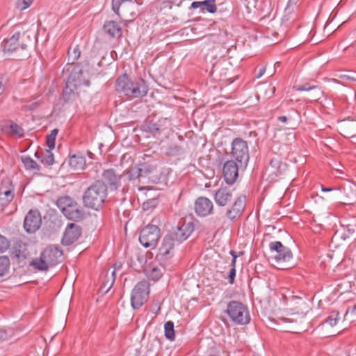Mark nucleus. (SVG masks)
Instances as JSON below:
<instances>
[{
  "instance_id": "obj_33",
  "label": "nucleus",
  "mask_w": 356,
  "mask_h": 356,
  "mask_svg": "<svg viewBox=\"0 0 356 356\" xmlns=\"http://www.w3.org/2000/svg\"><path fill=\"white\" fill-rule=\"evenodd\" d=\"M10 259L7 256H0V277L6 275L10 269Z\"/></svg>"
},
{
  "instance_id": "obj_38",
  "label": "nucleus",
  "mask_w": 356,
  "mask_h": 356,
  "mask_svg": "<svg viewBox=\"0 0 356 356\" xmlns=\"http://www.w3.org/2000/svg\"><path fill=\"white\" fill-rule=\"evenodd\" d=\"M339 320V312L337 311H332L330 312L329 316L326 318L325 322L331 326H334L337 324Z\"/></svg>"
},
{
  "instance_id": "obj_21",
  "label": "nucleus",
  "mask_w": 356,
  "mask_h": 356,
  "mask_svg": "<svg viewBox=\"0 0 356 356\" xmlns=\"http://www.w3.org/2000/svg\"><path fill=\"white\" fill-rule=\"evenodd\" d=\"M190 8H200V12L202 13H204L205 12H208L209 13H215L217 10L216 0L193 1L191 5Z\"/></svg>"
},
{
  "instance_id": "obj_35",
  "label": "nucleus",
  "mask_w": 356,
  "mask_h": 356,
  "mask_svg": "<svg viewBox=\"0 0 356 356\" xmlns=\"http://www.w3.org/2000/svg\"><path fill=\"white\" fill-rule=\"evenodd\" d=\"M164 332L165 337L170 341L175 340L174 323L171 321H167L164 325Z\"/></svg>"
},
{
  "instance_id": "obj_36",
  "label": "nucleus",
  "mask_w": 356,
  "mask_h": 356,
  "mask_svg": "<svg viewBox=\"0 0 356 356\" xmlns=\"http://www.w3.org/2000/svg\"><path fill=\"white\" fill-rule=\"evenodd\" d=\"M8 129V130H7V132L11 135L18 136L19 137L24 136V133L23 129L16 123L12 122Z\"/></svg>"
},
{
  "instance_id": "obj_16",
  "label": "nucleus",
  "mask_w": 356,
  "mask_h": 356,
  "mask_svg": "<svg viewBox=\"0 0 356 356\" xmlns=\"http://www.w3.org/2000/svg\"><path fill=\"white\" fill-rule=\"evenodd\" d=\"M195 211L198 216L205 217L211 213L213 204L206 197H199L195 202Z\"/></svg>"
},
{
  "instance_id": "obj_19",
  "label": "nucleus",
  "mask_w": 356,
  "mask_h": 356,
  "mask_svg": "<svg viewBox=\"0 0 356 356\" xmlns=\"http://www.w3.org/2000/svg\"><path fill=\"white\" fill-rule=\"evenodd\" d=\"M168 266L160 263L156 264L155 261V262H152L146 266L145 273L149 280L156 282L163 276Z\"/></svg>"
},
{
  "instance_id": "obj_61",
  "label": "nucleus",
  "mask_w": 356,
  "mask_h": 356,
  "mask_svg": "<svg viewBox=\"0 0 356 356\" xmlns=\"http://www.w3.org/2000/svg\"><path fill=\"white\" fill-rule=\"evenodd\" d=\"M348 137L352 138H356V134L350 135Z\"/></svg>"
},
{
  "instance_id": "obj_2",
  "label": "nucleus",
  "mask_w": 356,
  "mask_h": 356,
  "mask_svg": "<svg viewBox=\"0 0 356 356\" xmlns=\"http://www.w3.org/2000/svg\"><path fill=\"white\" fill-rule=\"evenodd\" d=\"M107 195V185L102 180H96L83 193V203L85 207L97 211L104 203Z\"/></svg>"
},
{
  "instance_id": "obj_1",
  "label": "nucleus",
  "mask_w": 356,
  "mask_h": 356,
  "mask_svg": "<svg viewBox=\"0 0 356 356\" xmlns=\"http://www.w3.org/2000/svg\"><path fill=\"white\" fill-rule=\"evenodd\" d=\"M234 188L220 187L216 191L213 199L219 207L230 205L225 211L226 218L231 222L240 219L246 206V196L234 195Z\"/></svg>"
},
{
  "instance_id": "obj_3",
  "label": "nucleus",
  "mask_w": 356,
  "mask_h": 356,
  "mask_svg": "<svg viewBox=\"0 0 356 356\" xmlns=\"http://www.w3.org/2000/svg\"><path fill=\"white\" fill-rule=\"evenodd\" d=\"M116 90L129 98H140L147 95L148 86L143 79L131 80L127 74L120 75L115 81Z\"/></svg>"
},
{
  "instance_id": "obj_59",
  "label": "nucleus",
  "mask_w": 356,
  "mask_h": 356,
  "mask_svg": "<svg viewBox=\"0 0 356 356\" xmlns=\"http://www.w3.org/2000/svg\"><path fill=\"white\" fill-rule=\"evenodd\" d=\"M352 313L356 314V304L353 307Z\"/></svg>"
},
{
  "instance_id": "obj_31",
  "label": "nucleus",
  "mask_w": 356,
  "mask_h": 356,
  "mask_svg": "<svg viewBox=\"0 0 356 356\" xmlns=\"http://www.w3.org/2000/svg\"><path fill=\"white\" fill-rule=\"evenodd\" d=\"M14 198V192L0 193V211L8 205Z\"/></svg>"
},
{
  "instance_id": "obj_25",
  "label": "nucleus",
  "mask_w": 356,
  "mask_h": 356,
  "mask_svg": "<svg viewBox=\"0 0 356 356\" xmlns=\"http://www.w3.org/2000/svg\"><path fill=\"white\" fill-rule=\"evenodd\" d=\"M103 29L104 32L113 38H119L122 35V29L114 21L106 22L104 24Z\"/></svg>"
},
{
  "instance_id": "obj_5",
  "label": "nucleus",
  "mask_w": 356,
  "mask_h": 356,
  "mask_svg": "<svg viewBox=\"0 0 356 356\" xmlns=\"http://www.w3.org/2000/svg\"><path fill=\"white\" fill-rule=\"evenodd\" d=\"M31 43L32 40L26 32L22 33L16 32L10 38L4 40L1 43V47L5 52L21 51L18 59L22 60L27 56V54H23L22 52L25 51Z\"/></svg>"
},
{
  "instance_id": "obj_29",
  "label": "nucleus",
  "mask_w": 356,
  "mask_h": 356,
  "mask_svg": "<svg viewBox=\"0 0 356 356\" xmlns=\"http://www.w3.org/2000/svg\"><path fill=\"white\" fill-rule=\"evenodd\" d=\"M115 280V270H113L111 273V275H108V273H106V275H105V279L102 282V284L101 286L102 291H103L104 293H106L108 292V291L112 288L114 282Z\"/></svg>"
},
{
  "instance_id": "obj_17",
  "label": "nucleus",
  "mask_w": 356,
  "mask_h": 356,
  "mask_svg": "<svg viewBox=\"0 0 356 356\" xmlns=\"http://www.w3.org/2000/svg\"><path fill=\"white\" fill-rule=\"evenodd\" d=\"M151 167L145 163L129 168L124 172L128 180L133 181L142 177H146L151 172Z\"/></svg>"
},
{
  "instance_id": "obj_62",
  "label": "nucleus",
  "mask_w": 356,
  "mask_h": 356,
  "mask_svg": "<svg viewBox=\"0 0 356 356\" xmlns=\"http://www.w3.org/2000/svg\"><path fill=\"white\" fill-rule=\"evenodd\" d=\"M284 268H290V267H289V266H286V267H284Z\"/></svg>"
},
{
  "instance_id": "obj_27",
  "label": "nucleus",
  "mask_w": 356,
  "mask_h": 356,
  "mask_svg": "<svg viewBox=\"0 0 356 356\" xmlns=\"http://www.w3.org/2000/svg\"><path fill=\"white\" fill-rule=\"evenodd\" d=\"M86 164V159L82 155L74 154L70 157L69 165L74 170L82 169Z\"/></svg>"
},
{
  "instance_id": "obj_49",
  "label": "nucleus",
  "mask_w": 356,
  "mask_h": 356,
  "mask_svg": "<svg viewBox=\"0 0 356 356\" xmlns=\"http://www.w3.org/2000/svg\"><path fill=\"white\" fill-rule=\"evenodd\" d=\"M180 150V147L176 145L173 148H170L169 153H178Z\"/></svg>"
},
{
  "instance_id": "obj_46",
  "label": "nucleus",
  "mask_w": 356,
  "mask_h": 356,
  "mask_svg": "<svg viewBox=\"0 0 356 356\" xmlns=\"http://www.w3.org/2000/svg\"><path fill=\"white\" fill-rule=\"evenodd\" d=\"M55 140L56 138L51 136V135H47V145L50 149H52L55 147Z\"/></svg>"
},
{
  "instance_id": "obj_18",
  "label": "nucleus",
  "mask_w": 356,
  "mask_h": 356,
  "mask_svg": "<svg viewBox=\"0 0 356 356\" xmlns=\"http://www.w3.org/2000/svg\"><path fill=\"white\" fill-rule=\"evenodd\" d=\"M81 234V227L74 223H70L65 229L62 238V243L65 245H70L78 240Z\"/></svg>"
},
{
  "instance_id": "obj_51",
  "label": "nucleus",
  "mask_w": 356,
  "mask_h": 356,
  "mask_svg": "<svg viewBox=\"0 0 356 356\" xmlns=\"http://www.w3.org/2000/svg\"><path fill=\"white\" fill-rule=\"evenodd\" d=\"M277 119L280 122H286L287 121V117L284 115L279 116Z\"/></svg>"
},
{
  "instance_id": "obj_12",
  "label": "nucleus",
  "mask_w": 356,
  "mask_h": 356,
  "mask_svg": "<svg viewBox=\"0 0 356 356\" xmlns=\"http://www.w3.org/2000/svg\"><path fill=\"white\" fill-rule=\"evenodd\" d=\"M241 168L239 163L234 160L227 161L222 167V175L228 184H233L238 177V170Z\"/></svg>"
},
{
  "instance_id": "obj_60",
  "label": "nucleus",
  "mask_w": 356,
  "mask_h": 356,
  "mask_svg": "<svg viewBox=\"0 0 356 356\" xmlns=\"http://www.w3.org/2000/svg\"><path fill=\"white\" fill-rule=\"evenodd\" d=\"M83 83H84L86 86H88L90 85V81H89L88 80H87V81H85L83 82Z\"/></svg>"
},
{
  "instance_id": "obj_4",
  "label": "nucleus",
  "mask_w": 356,
  "mask_h": 356,
  "mask_svg": "<svg viewBox=\"0 0 356 356\" xmlns=\"http://www.w3.org/2000/svg\"><path fill=\"white\" fill-rule=\"evenodd\" d=\"M62 256L63 251L58 247L49 245L41 253L40 257L33 259L29 265L35 270L45 271L60 263Z\"/></svg>"
},
{
  "instance_id": "obj_30",
  "label": "nucleus",
  "mask_w": 356,
  "mask_h": 356,
  "mask_svg": "<svg viewBox=\"0 0 356 356\" xmlns=\"http://www.w3.org/2000/svg\"><path fill=\"white\" fill-rule=\"evenodd\" d=\"M22 161L24 165V168L27 170H35L40 171V167L38 163L30 156H24L21 157Z\"/></svg>"
},
{
  "instance_id": "obj_14",
  "label": "nucleus",
  "mask_w": 356,
  "mask_h": 356,
  "mask_svg": "<svg viewBox=\"0 0 356 356\" xmlns=\"http://www.w3.org/2000/svg\"><path fill=\"white\" fill-rule=\"evenodd\" d=\"M83 74L82 70H79V72H72L68 78V81L67 83L66 87L63 89V98L65 102L68 103L73 100H74L76 97V94L74 92L73 89L70 88L68 86V83L71 81H74V86L75 87L81 86L82 84L81 80H78L79 76H81Z\"/></svg>"
},
{
  "instance_id": "obj_39",
  "label": "nucleus",
  "mask_w": 356,
  "mask_h": 356,
  "mask_svg": "<svg viewBox=\"0 0 356 356\" xmlns=\"http://www.w3.org/2000/svg\"><path fill=\"white\" fill-rule=\"evenodd\" d=\"M159 204L157 198H151L143 203L142 207L143 210L147 211L155 208Z\"/></svg>"
},
{
  "instance_id": "obj_32",
  "label": "nucleus",
  "mask_w": 356,
  "mask_h": 356,
  "mask_svg": "<svg viewBox=\"0 0 356 356\" xmlns=\"http://www.w3.org/2000/svg\"><path fill=\"white\" fill-rule=\"evenodd\" d=\"M134 2H136L138 4H139L136 0H112V9L113 12L116 13V15L120 17V6L124 7L126 3L134 4Z\"/></svg>"
},
{
  "instance_id": "obj_8",
  "label": "nucleus",
  "mask_w": 356,
  "mask_h": 356,
  "mask_svg": "<svg viewBox=\"0 0 356 356\" xmlns=\"http://www.w3.org/2000/svg\"><path fill=\"white\" fill-rule=\"evenodd\" d=\"M231 155L241 168H246L249 161V148L245 140L236 138L232 142Z\"/></svg>"
},
{
  "instance_id": "obj_37",
  "label": "nucleus",
  "mask_w": 356,
  "mask_h": 356,
  "mask_svg": "<svg viewBox=\"0 0 356 356\" xmlns=\"http://www.w3.org/2000/svg\"><path fill=\"white\" fill-rule=\"evenodd\" d=\"M160 341L156 338L149 340L147 344V350L149 353H156L160 348Z\"/></svg>"
},
{
  "instance_id": "obj_43",
  "label": "nucleus",
  "mask_w": 356,
  "mask_h": 356,
  "mask_svg": "<svg viewBox=\"0 0 356 356\" xmlns=\"http://www.w3.org/2000/svg\"><path fill=\"white\" fill-rule=\"evenodd\" d=\"M33 0H18L17 3V8L20 10H25L33 3Z\"/></svg>"
},
{
  "instance_id": "obj_54",
  "label": "nucleus",
  "mask_w": 356,
  "mask_h": 356,
  "mask_svg": "<svg viewBox=\"0 0 356 356\" xmlns=\"http://www.w3.org/2000/svg\"><path fill=\"white\" fill-rule=\"evenodd\" d=\"M121 264H118V263H115L113 265V268H114V270H116L117 269L120 268L121 267Z\"/></svg>"
},
{
  "instance_id": "obj_45",
  "label": "nucleus",
  "mask_w": 356,
  "mask_h": 356,
  "mask_svg": "<svg viewBox=\"0 0 356 356\" xmlns=\"http://www.w3.org/2000/svg\"><path fill=\"white\" fill-rule=\"evenodd\" d=\"M9 247V243L6 237L0 235V252H3Z\"/></svg>"
},
{
  "instance_id": "obj_6",
  "label": "nucleus",
  "mask_w": 356,
  "mask_h": 356,
  "mask_svg": "<svg viewBox=\"0 0 356 356\" xmlns=\"http://www.w3.org/2000/svg\"><path fill=\"white\" fill-rule=\"evenodd\" d=\"M175 238L172 234L164 236L155 257V261L163 265H169L175 255Z\"/></svg>"
},
{
  "instance_id": "obj_50",
  "label": "nucleus",
  "mask_w": 356,
  "mask_h": 356,
  "mask_svg": "<svg viewBox=\"0 0 356 356\" xmlns=\"http://www.w3.org/2000/svg\"><path fill=\"white\" fill-rule=\"evenodd\" d=\"M6 338V332L0 330V341L4 340Z\"/></svg>"
},
{
  "instance_id": "obj_11",
  "label": "nucleus",
  "mask_w": 356,
  "mask_h": 356,
  "mask_svg": "<svg viewBox=\"0 0 356 356\" xmlns=\"http://www.w3.org/2000/svg\"><path fill=\"white\" fill-rule=\"evenodd\" d=\"M269 248L271 252H275L273 259L279 264L287 263L293 258L291 250L280 241L271 242L269 244Z\"/></svg>"
},
{
  "instance_id": "obj_44",
  "label": "nucleus",
  "mask_w": 356,
  "mask_h": 356,
  "mask_svg": "<svg viewBox=\"0 0 356 356\" xmlns=\"http://www.w3.org/2000/svg\"><path fill=\"white\" fill-rule=\"evenodd\" d=\"M263 89L267 98L271 97L275 92V87L270 85L264 86Z\"/></svg>"
},
{
  "instance_id": "obj_56",
  "label": "nucleus",
  "mask_w": 356,
  "mask_h": 356,
  "mask_svg": "<svg viewBox=\"0 0 356 356\" xmlns=\"http://www.w3.org/2000/svg\"><path fill=\"white\" fill-rule=\"evenodd\" d=\"M230 254H231V255L232 256V258H234L235 259H236V258H237V257H238V256H237V254H236V252H234V251L232 250V251L230 252Z\"/></svg>"
},
{
  "instance_id": "obj_24",
  "label": "nucleus",
  "mask_w": 356,
  "mask_h": 356,
  "mask_svg": "<svg viewBox=\"0 0 356 356\" xmlns=\"http://www.w3.org/2000/svg\"><path fill=\"white\" fill-rule=\"evenodd\" d=\"M62 213L69 220L74 221L79 220L82 218L83 216L82 211L78 209L76 202L67 208H63Z\"/></svg>"
},
{
  "instance_id": "obj_52",
  "label": "nucleus",
  "mask_w": 356,
  "mask_h": 356,
  "mask_svg": "<svg viewBox=\"0 0 356 356\" xmlns=\"http://www.w3.org/2000/svg\"><path fill=\"white\" fill-rule=\"evenodd\" d=\"M58 130L57 129H53V130L51 131V133H50V134H49V135H51V136H53V137L56 138V136H57V134H58Z\"/></svg>"
},
{
  "instance_id": "obj_47",
  "label": "nucleus",
  "mask_w": 356,
  "mask_h": 356,
  "mask_svg": "<svg viewBox=\"0 0 356 356\" xmlns=\"http://www.w3.org/2000/svg\"><path fill=\"white\" fill-rule=\"evenodd\" d=\"M236 277V268L235 267H232V268L229 271L228 279L229 283L230 284H233L234 283V279Z\"/></svg>"
},
{
  "instance_id": "obj_58",
  "label": "nucleus",
  "mask_w": 356,
  "mask_h": 356,
  "mask_svg": "<svg viewBox=\"0 0 356 356\" xmlns=\"http://www.w3.org/2000/svg\"><path fill=\"white\" fill-rule=\"evenodd\" d=\"M3 84L1 81H0V95L3 92Z\"/></svg>"
},
{
  "instance_id": "obj_28",
  "label": "nucleus",
  "mask_w": 356,
  "mask_h": 356,
  "mask_svg": "<svg viewBox=\"0 0 356 356\" xmlns=\"http://www.w3.org/2000/svg\"><path fill=\"white\" fill-rule=\"evenodd\" d=\"M141 129L155 136L160 133V125L152 120H147L142 124Z\"/></svg>"
},
{
  "instance_id": "obj_55",
  "label": "nucleus",
  "mask_w": 356,
  "mask_h": 356,
  "mask_svg": "<svg viewBox=\"0 0 356 356\" xmlns=\"http://www.w3.org/2000/svg\"><path fill=\"white\" fill-rule=\"evenodd\" d=\"M280 320L282 321L283 323H290V322H291V320H289V318H282Z\"/></svg>"
},
{
  "instance_id": "obj_57",
  "label": "nucleus",
  "mask_w": 356,
  "mask_h": 356,
  "mask_svg": "<svg viewBox=\"0 0 356 356\" xmlns=\"http://www.w3.org/2000/svg\"><path fill=\"white\" fill-rule=\"evenodd\" d=\"M236 260L234 258H232V267H235V265H236Z\"/></svg>"
},
{
  "instance_id": "obj_15",
  "label": "nucleus",
  "mask_w": 356,
  "mask_h": 356,
  "mask_svg": "<svg viewBox=\"0 0 356 356\" xmlns=\"http://www.w3.org/2000/svg\"><path fill=\"white\" fill-rule=\"evenodd\" d=\"M42 218L38 211L30 210L25 216L24 227L26 232L34 233L41 226Z\"/></svg>"
},
{
  "instance_id": "obj_41",
  "label": "nucleus",
  "mask_w": 356,
  "mask_h": 356,
  "mask_svg": "<svg viewBox=\"0 0 356 356\" xmlns=\"http://www.w3.org/2000/svg\"><path fill=\"white\" fill-rule=\"evenodd\" d=\"M318 86L315 85H311L309 83H305L301 85H297L294 86V89L297 91H308L316 88Z\"/></svg>"
},
{
  "instance_id": "obj_53",
  "label": "nucleus",
  "mask_w": 356,
  "mask_h": 356,
  "mask_svg": "<svg viewBox=\"0 0 356 356\" xmlns=\"http://www.w3.org/2000/svg\"><path fill=\"white\" fill-rule=\"evenodd\" d=\"M334 189V188H325V187H323V186H322V187H321V190H322V191H323V192H329V191H333Z\"/></svg>"
},
{
  "instance_id": "obj_48",
  "label": "nucleus",
  "mask_w": 356,
  "mask_h": 356,
  "mask_svg": "<svg viewBox=\"0 0 356 356\" xmlns=\"http://www.w3.org/2000/svg\"><path fill=\"white\" fill-rule=\"evenodd\" d=\"M265 70H266V67H261L259 70L258 74L256 75V77L258 78V79L260 78L264 74Z\"/></svg>"
},
{
  "instance_id": "obj_9",
  "label": "nucleus",
  "mask_w": 356,
  "mask_h": 356,
  "mask_svg": "<svg viewBox=\"0 0 356 356\" xmlns=\"http://www.w3.org/2000/svg\"><path fill=\"white\" fill-rule=\"evenodd\" d=\"M150 289L146 280L139 282L133 289L131 295V304L134 309H138L148 300Z\"/></svg>"
},
{
  "instance_id": "obj_42",
  "label": "nucleus",
  "mask_w": 356,
  "mask_h": 356,
  "mask_svg": "<svg viewBox=\"0 0 356 356\" xmlns=\"http://www.w3.org/2000/svg\"><path fill=\"white\" fill-rule=\"evenodd\" d=\"M80 54V51L77 48H74L72 51L70 49L67 52L69 60H72V63L74 62L79 58Z\"/></svg>"
},
{
  "instance_id": "obj_7",
  "label": "nucleus",
  "mask_w": 356,
  "mask_h": 356,
  "mask_svg": "<svg viewBox=\"0 0 356 356\" xmlns=\"http://www.w3.org/2000/svg\"><path fill=\"white\" fill-rule=\"evenodd\" d=\"M227 313L235 323L246 325L250 321L248 308L238 301H231L227 307Z\"/></svg>"
},
{
  "instance_id": "obj_40",
  "label": "nucleus",
  "mask_w": 356,
  "mask_h": 356,
  "mask_svg": "<svg viewBox=\"0 0 356 356\" xmlns=\"http://www.w3.org/2000/svg\"><path fill=\"white\" fill-rule=\"evenodd\" d=\"M8 191V192H12V191L14 192V187L13 186L10 179H3L2 181L1 184L0 185V193H3V192L7 193Z\"/></svg>"
},
{
  "instance_id": "obj_23",
  "label": "nucleus",
  "mask_w": 356,
  "mask_h": 356,
  "mask_svg": "<svg viewBox=\"0 0 356 356\" xmlns=\"http://www.w3.org/2000/svg\"><path fill=\"white\" fill-rule=\"evenodd\" d=\"M102 177L109 185L111 190H117L119 186L120 178L117 177L113 169L104 170Z\"/></svg>"
},
{
  "instance_id": "obj_22",
  "label": "nucleus",
  "mask_w": 356,
  "mask_h": 356,
  "mask_svg": "<svg viewBox=\"0 0 356 356\" xmlns=\"http://www.w3.org/2000/svg\"><path fill=\"white\" fill-rule=\"evenodd\" d=\"M29 255V252L25 243L22 241L17 242L12 252V256L16 259L19 263L24 261Z\"/></svg>"
},
{
  "instance_id": "obj_26",
  "label": "nucleus",
  "mask_w": 356,
  "mask_h": 356,
  "mask_svg": "<svg viewBox=\"0 0 356 356\" xmlns=\"http://www.w3.org/2000/svg\"><path fill=\"white\" fill-rule=\"evenodd\" d=\"M35 156L41 163H45L47 165H52L54 163V154L50 149H45L44 151L36 152Z\"/></svg>"
},
{
  "instance_id": "obj_20",
  "label": "nucleus",
  "mask_w": 356,
  "mask_h": 356,
  "mask_svg": "<svg viewBox=\"0 0 356 356\" xmlns=\"http://www.w3.org/2000/svg\"><path fill=\"white\" fill-rule=\"evenodd\" d=\"M287 165L282 162L278 157L273 158L270 160V165L266 170V173L268 174L269 176L277 177L284 174L287 170Z\"/></svg>"
},
{
  "instance_id": "obj_10",
  "label": "nucleus",
  "mask_w": 356,
  "mask_h": 356,
  "mask_svg": "<svg viewBox=\"0 0 356 356\" xmlns=\"http://www.w3.org/2000/svg\"><path fill=\"white\" fill-rule=\"evenodd\" d=\"M159 238V227L154 225H148L141 229L139 241L145 248H154Z\"/></svg>"
},
{
  "instance_id": "obj_34",
  "label": "nucleus",
  "mask_w": 356,
  "mask_h": 356,
  "mask_svg": "<svg viewBox=\"0 0 356 356\" xmlns=\"http://www.w3.org/2000/svg\"><path fill=\"white\" fill-rule=\"evenodd\" d=\"M74 203V200L69 196L60 197L56 202V204L61 211L63 210V208H67Z\"/></svg>"
},
{
  "instance_id": "obj_13",
  "label": "nucleus",
  "mask_w": 356,
  "mask_h": 356,
  "mask_svg": "<svg viewBox=\"0 0 356 356\" xmlns=\"http://www.w3.org/2000/svg\"><path fill=\"white\" fill-rule=\"evenodd\" d=\"M193 231V222L184 220L182 222H179L170 234L173 236L175 241L179 243H181L186 241L191 235Z\"/></svg>"
}]
</instances>
